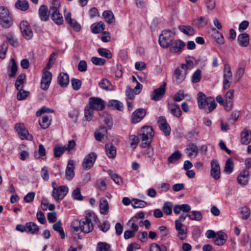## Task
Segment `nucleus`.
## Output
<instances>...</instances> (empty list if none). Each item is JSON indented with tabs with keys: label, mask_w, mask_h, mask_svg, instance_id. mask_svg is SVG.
Wrapping results in <instances>:
<instances>
[{
	"label": "nucleus",
	"mask_w": 251,
	"mask_h": 251,
	"mask_svg": "<svg viewBox=\"0 0 251 251\" xmlns=\"http://www.w3.org/2000/svg\"><path fill=\"white\" fill-rule=\"evenodd\" d=\"M97 158V154L95 152H90L88 154L84 159L82 164L83 168L86 170L90 169L93 165Z\"/></svg>",
	"instance_id": "nucleus-12"
},
{
	"label": "nucleus",
	"mask_w": 251,
	"mask_h": 251,
	"mask_svg": "<svg viewBox=\"0 0 251 251\" xmlns=\"http://www.w3.org/2000/svg\"><path fill=\"white\" fill-rule=\"evenodd\" d=\"M98 219L94 213H89L82 220H74L71 223V230L73 233L79 231L88 233L94 229L93 222H97Z\"/></svg>",
	"instance_id": "nucleus-1"
},
{
	"label": "nucleus",
	"mask_w": 251,
	"mask_h": 251,
	"mask_svg": "<svg viewBox=\"0 0 251 251\" xmlns=\"http://www.w3.org/2000/svg\"><path fill=\"white\" fill-rule=\"evenodd\" d=\"M158 124L160 129L166 136H168L170 134L171 128L164 117H160L158 118Z\"/></svg>",
	"instance_id": "nucleus-17"
},
{
	"label": "nucleus",
	"mask_w": 251,
	"mask_h": 251,
	"mask_svg": "<svg viewBox=\"0 0 251 251\" xmlns=\"http://www.w3.org/2000/svg\"><path fill=\"white\" fill-rule=\"evenodd\" d=\"M97 251H112L110 245L105 242H100L97 245Z\"/></svg>",
	"instance_id": "nucleus-46"
},
{
	"label": "nucleus",
	"mask_w": 251,
	"mask_h": 251,
	"mask_svg": "<svg viewBox=\"0 0 251 251\" xmlns=\"http://www.w3.org/2000/svg\"><path fill=\"white\" fill-rule=\"evenodd\" d=\"M73 198L77 200H82V196L80 193V190L79 188H77L73 191Z\"/></svg>",
	"instance_id": "nucleus-62"
},
{
	"label": "nucleus",
	"mask_w": 251,
	"mask_h": 251,
	"mask_svg": "<svg viewBox=\"0 0 251 251\" xmlns=\"http://www.w3.org/2000/svg\"><path fill=\"white\" fill-rule=\"evenodd\" d=\"M181 155L182 154L180 151H176L168 158V163L170 164L174 163L179 160L181 158Z\"/></svg>",
	"instance_id": "nucleus-42"
},
{
	"label": "nucleus",
	"mask_w": 251,
	"mask_h": 251,
	"mask_svg": "<svg viewBox=\"0 0 251 251\" xmlns=\"http://www.w3.org/2000/svg\"><path fill=\"white\" fill-rule=\"evenodd\" d=\"M49 12L48 7L45 5H42L39 9V15L42 21H46L49 17Z\"/></svg>",
	"instance_id": "nucleus-26"
},
{
	"label": "nucleus",
	"mask_w": 251,
	"mask_h": 251,
	"mask_svg": "<svg viewBox=\"0 0 251 251\" xmlns=\"http://www.w3.org/2000/svg\"><path fill=\"white\" fill-rule=\"evenodd\" d=\"M186 150L187 155L189 157H196L199 151L198 147L193 143H190L187 145Z\"/></svg>",
	"instance_id": "nucleus-21"
},
{
	"label": "nucleus",
	"mask_w": 251,
	"mask_h": 251,
	"mask_svg": "<svg viewBox=\"0 0 251 251\" xmlns=\"http://www.w3.org/2000/svg\"><path fill=\"white\" fill-rule=\"evenodd\" d=\"M27 231L31 233L35 234L39 231L38 226L33 222H28L26 223Z\"/></svg>",
	"instance_id": "nucleus-37"
},
{
	"label": "nucleus",
	"mask_w": 251,
	"mask_h": 251,
	"mask_svg": "<svg viewBox=\"0 0 251 251\" xmlns=\"http://www.w3.org/2000/svg\"><path fill=\"white\" fill-rule=\"evenodd\" d=\"M57 82L60 86L66 87L69 83V75L65 73H60L57 78Z\"/></svg>",
	"instance_id": "nucleus-20"
},
{
	"label": "nucleus",
	"mask_w": 251,
	"mask_h": 251,
	"mask_svg": "<svg viewBox=\"0 0 251 251\" xmlns=\"http://www.w3.org/2000/svg\"><path fill=\"white\" fill-rule=\"evenodd\" d=\"M102 15L108 23L111 24L114 22V17L111 11H104Z\"/></svg>",
	"instance_id": "nucleus-47"
},
{
	"label": "nucleus",
	"mask_w": 251,
	"mask_h": 251,
	"mask_svg": "<svg viewBox=\"0 0 251 251\" xmlns=\"http://www.w3.org/2000/svg\"><path fill=\"white\" fill-rule=\"evenodd\" d=\"M198 103L199 108L202 109L207 105L206 112H211L216 107V103L213 98L209 97L205 98V95L202 92H199L198 94Z\"/></svg>",
	"instance_id": "nucleus-2"
},
{
	"label": "nucleus",
	"mask_w": 251,
	"mask_h": 251,
	"mask_svg": "<svg viewBox=\"0 0 251 251\" xmlns=\"http://www.w3.org/2000/svg\"><path fill=\"white\" fill-rule=\"evenodd\" d=\"M171 111L172 114L176 117H179L181 115V111L177 105H173L171 108Z\"/></svg>",
	"instance_id": "nucleus-59"
},
{
	"label": "nucleus",
	"mask_w": 251,
	"mask_h": 251,
	"mask_svg": "<svg viewBox=\"0 0 251 251\" xmlns=\"http://www.w3.org/2000/svg\"><path fill=\"white\" fill-rule=\"evenodd\" d=\"M226 240L227 236L223 232H219L214 239V243L216 245L221 246L226 243Z\"/></svg>",
	"instance_id": "nucleus-23"
},
{
	"label": "nucleus",
	"mask_w": 251,
	"mask_h": 251,
	"mask_svg": "<svg viewBox=\"0 0 251 251\" xmlns=\"http://www.w3.org/2000/svg\"><path fill=\"white\" fill-rule=\"evenodd\" d=\"M224 72L223 88L225 90H226L230 87L232 80V74L230 66L228 64H225Z\"/></svg>",
	"instance_id": "nucleus-6"
},
{
	"label": "nucleus",
	"mask_w": 251,
	"mask_h": 251,
	"mask_svg": "<svg viewBox=\"0 0 251 251\" xmlns=\"http://www.w3.org/2000/svg\"><path fill=\"white\" fill-rule=\"evenodd\" d=\"M109 104L112 107L118 110L119 111H123L124 109V106L123 103L115 100H110L109 102Z\"/></svg>",
	"instance_id": "nucleus-45"
},
{
	"label": "nucleus",
	"mask_w": 251,
	"mask_h": 251,
	"mask_svg": "<svg viewBox=\"0 0 251 251\" xmlns=\"http://www.w3.org/2000/svg\"><path fill=\"white\" fill-rule=\"evenodd\" d=\"M15 7L22 11L26 10L28 7V3L26 0H17L15 3Z\"/></svg>",
	"instance_id": "nucleus-40"
},
{
	"label": "nucleus",
	"mask_w": 251,
	"mask_h": 251,
	"mask_svg": "<svg viewBox=\"0 0 251 251\" xmlns=\"http://www.w3.org/2000/svg\"><path fill=\"white\" fill-rule=\"evenodd\" d=\"M91 61L96 65H102L105 63V60L101 58L93 57L91 58Z\"/></svg>",
	"instance_id": "nucleus-60"
},
{
	"label": "nucleus",
	"mask_w": 251,
	"mask_h": 251,
	"mask_svg": "<svg viewBox=\"0 0 251 251\" xmlns=\"http://www.w3.org/2000/svg\"><path fill=\"white\" fill-rule=\"evenodd\" d=\"M51 79V73L49 71H45L42 75L41 88L43 90H47L50 84Z\"/></svg>",
	"instance_id": "nucleus-14"
},
{
	"label": "nucleus",
	"mask_w": 251,
	"mask_h": 251,
	"mask_svg": "<svg viewBox=\"0 0 251 251\" xmlns=\"http://www.w3.org/2000/svg\"><path fill=\"white\" fill-rule=\"evenodd\" d=\"M98 52L100 55L106 57L107 58H111L112 56L111 52L105 49H99Z\"/></svg>",
	"instance_id": "nucleus-52"
},
{
	"label": "nucleus",
	"mask_w": 251,
	"mask_h": 251,
	"mask_svg": "<svg viewBox=\"0 0 251 251\" xmlns=\"http://www.w3.org/2000/svg\"><path fill=\"white\" fill-rule=\"evenodd\" d=\"M173 40L172 32L170 30H164L159 37V44L164 48L169 47Z\"/></svg>",
	"instance_id": "nucleus-5"
},
{
	"label": "nucleus",
	"mask_w": 251,
	"mask_h": 251,
	"mask_svg": "<svg viewBox=\"0 0 251 251\" xmlns=\"http://www.w3.org/2000/svg\"><path fill=\"white\" fill-rule=\"evenodd\" d=\"M251 141V135H250L248 131L245 129L241 133V142L243 144L248 145Z\"/></svg>",
	"instance_id": "nucleus-32"
},
{
	"label": "nucleus",
	"mask_w": 251,
	"mask_h": 251,
	"mask_svg": "<svg viewBox=\"0 0 251 251\" xmlns=\"http://www.w3.org/2000/svg\"><path fill=\"white\" fill-rule=\"evenodd\" d=\"M110 85L109 81L106 79H102L99 82V86L104 90H108Z\"/></svg>",
	"instance_id": "nucleus-61"
},
{
	"label": "nucleus",
	"mask_w": 251,
	"mask_h": 251,
	"mask_svg": "<svg viewBox=\"0 0 251 251\" xmlns=\"http://www.w3.org/2000/svg\"><path fill=\"white\" fill-rule=\"evenodd\" d=\"M146 111L144 108H138L135 110L131 115V122L136 124L140 122L145 116Z\"/></svg>",
	"instance_id": "nucleus-15"
},
{
	"label": "nucleus",
	"mask_w": 251,
	"mask_h": 251,
	"mask_svg": "<svg viewBox=\"0 0 251 251\" xmlns=\"http://www.w3.org/2000/svg\"><path fill=\"white\" fill-rule=\"evenodd\" d=\"M7 40L9 43L13 47H17L18 45V40L13 34L9 33L6 35Z\"/></svg>",
	"instance_id": "nucleus-51"
},
{
	"label": "nucleus",
	"mask_w": 251,
	"mask_h": 251,
	"mask_svg": "<svg viewBox=\"0 0 251 251\" xmlns=\"http://www.w3.org/2000/svg\"><path fill=\"white\" fill-rule=\"evenodd\" d=\"M8 71L10 72L9 76L13 77L16 75L17 72V66L14 58L11 59V64L8 67Z\"/></svg>",
	"instance_id": "nucleus-35"
},
{
	"label": "nucleus",
	"mask_w": 251,
	"mask_h": 251,
	"mask_svg": "<svg viewBox=\"0 0 251 251\" xmlns=\"http://www.w3.org/2000/svg\"><path fill=\"white\" fill-rule=\"evenodd\" d=\"M166 84L164 83L159 88L155 89L151 95V100L155 101L161 100L166 91Z\"/></svg>",
	"instance_id": "nucleus-16"
},
{
	"label": "nucleus",
	"mask_w": 251,
	"mask_h": 251,
	"mask_svg": "<svg viewBox=\"0 0 251 251\" xmlns=\"http://www.w3.org/2000/svg\"><path fill=\"white\" fill-rule=\"evenodd\" d=\"M107 134L105 127H101L95 132V137L97 141H100Z\"/></svg>",
	"instance_id": "nucleus-33"
},
{
	"label": "nucleus",
	"mask_w": 251,
	"mask_h": 251,
	"mask_svg": "<svg viewBox=\"0 0 251 251\" xmlns=\"http://www.w3.org/2000/svg\"><path fill=\"white\" fill-rule=\"evenodd\" d=\"M201 78V71L198 69L193 74L192 81L193 83H196L199 82Z\"/></svg>",
	"instance_id": "nucleus-50"
},
{
	"label": "nucleus",
	"mask_w": 251,
	"mask_h": 251,
	"mask_svg": "<svg viewBox=\"0 0 251 251\" xmlns=\"http://www.w3.org/2000/svg\"><path fill=\"white\" fill-rule=\"evenodd\" d=\"M75 162L73 160H70L68 163L66 169L65 177L67 180H71L75 176Z\"/></svg>",
	"instance_id": "nucleus-19"
},
{
	"label": "nucleus",
	"mask_w": 251,
	"mask_h": 251,
	"mask_svg": "<svg viewBox=\"0 0 251 251\" xmlns=\"http://www.w3.org/2000/svg\"><path fill=\"white\" fill-rule=\"evenodd\" d=\"M51 116L44 115L39 119V122L41 126L43 129L49 127L51 123Z\"/></svg>",
	"instance_id": "nucleus-29"
},
{
	"label": "nucleus",
	"mask_w": 251,
	"mask_h": 251,
	"mask_svg": "<svg viewBox=\"0 0 251 251\" xmlns=\"http://www.w3.org/2000/svg\"><path fill=\"white\" fill-rule=\"evenodd\" d=\"M178 29L181 32L187 36H191L195 34V31L194 28L190 25H179Z\"/></svg>",
	"instance_id": "nucleus-30"
},
{
	"label": "nucleus",
	"mask_w": 251,
	"mask_h": 251,
	"mask_svg": "<svg viewBox=\"0 0 251 251\" xmlns=\"http://www.w3.org/2000/svg\"><path fill=\"white\" fill-rule=\"evenodd\" d=\"M185 46V43L181 40L178 39L172 44L170 50L173 53H180Z\"/></svg>",
	"instance_id": "nucleus-18"
},
{
	"label": "nucleus",
	"mask_w": 251,
	"mask_h": 251,
	"mask_svg": "<svg viewBox=\"0 0 251 251\" xmlns=\"http://www.w3.org/2000/svg\"><path fill=\"white\" fill-rule=\"evenodd\" d=\"M105 151L107 155L110 158H114L116 155V148L110 143L105 144Z\"/></svg>",
	"instance_id": "nucleus-22"
},
{
	"label": "nucleus",
	"mask_w": 251,
	"mask_h": 251,
	"mask_svg": "<svg viewBox=\"0 0 251 251\" xmlns=\"http://www.w3.org/2000/svg\"><path fill=\"white\" fill-rule=\"evenodd\" d=\"M91 28L92 32L97 34L100 33L104 29V25L101 22L94 23L91 25Z\"/></svg>",
	"instance_id": "nucleus-38"
},
{
	"label": "nucleus",
	"mask_w": 251,
	"mask_h": 251,
	"mask_svg": "<svg viewBox=\"0 0 251 251\" xmlns=\"http://www.w3.org/2000/svg\"><path fill=\"white\" fill-rule=\"evenodd\" d=\"M13 24L12 17L8 8L3 6H0V24L4 28L10 27Z\"/></svg>",
	"instance_id": "nucleus-4"
},
{
	"label": "nucleus",
	"mask_w": 251,
	"mask_h": 251,
	"mask_svg": "<svg viewBox=\"0 0 251 251\" xmlns=\"http://www.w3.org/2000/svg\"><path fill=\"white\" fill-rule=\"evenodd\" d=\"M68 24L75 31H79L81 29V26L76 21L72 19L71 21L69 22Z\"/></svg>",
	"instance_id": "nucleus-56"
},
{
	"label": "nucleus",
	"mask_w": 251,
	"mask_h": 251,
	"mask_svg": "<svg viewBox=\"0 0 251 251\" xmlns=\"http://www.w3.org/2000/svg\"><path fill=\"white\" fill-rule=\"evenodd\" d=\"M249 172L248 171H242L237 177V181L239 183L245 185L249 181Z\"/></svg>",
	"instance_id": "nucleus-28"
},
{
	"label": "nucleus",
	"mask_w": 251,
	"mask_h": 251,
	"mask_svg": "<svg viewBox=\"0 0 251 251\" xmlns=\"http://www.w3.org/2000/svg\"><path fill=\"white\" fill-rule=\"evenodd\" d=\"M71 84L75 90H78L81 85V81L78 79L73 78L71 80Z\"/></svg>",
	"instance_id": "nucleus-57"
},
{
	"label": "nucleus",
	"mask_w": 251,
	"mask_h": 251,
	"mask_svg": "<svg viewBox=\"0 0 251 251\" xmlns=\"http://www.w3.org/2000/svg\"><path fill=\"white\" fill-rule=\"evenodd\" d=\"M107 173L110 176L111 179L116 184H120V182L122 181V179L121 177L118 174L114 173L112 170H108Z\"/></svg>",
	"instance_id": "nucleus-48"
},
{
	"label": "nucleus",
	"mask_w": 251,
	"mask_h": 251,
	"mask_svg": "<svg viewBox=\"0 0 251 251\" xmlns=\"http://www.w3.org/2000/svg\"><path fill=\"white\" fill-rule=\"evenodd\" d=\"M19 91L17 94V98L19 100H25L28 95L29 92L26 91H24L23 89H21Z\"/></svg>",
	"instance_id": "nucleus-54"
},
{
	"label": "nucleus",
	"mask_w": 251,
	"mask_h": 251,
	"mask_svg": "<svg viewBox=\"0 0 251 251\" xmlns=\"http://www.w3.org/2000/svg\"><path fill=\"white\" fill-rule=\"evenodd\" d=\"M163 212L167 215H170L172 213V204L170 202H166L164 203L162 208Z\"/></svg>",
	"instance_id": "nucleus-49"
},
{
	"label": "nucleus",
	"mask_w": 251,
	"mask_h": 251,
	"mask_svg": "<svg viewBox=\"0 0 251 251\" xmlns=\"http://www.w3.org/2000/svg\"><path fill=\"white\" fill-rule=\"evenodd\" d=\"M25 78V75L24 74H22L18 76L15 84V87L17 90L23 89Z\"/></svg>",
	"instance_id": "nucleus-41"
},
{
	"label": "nucleus",
	"mask_w": 251,
	"mask_h": 251,
	"mask_svg": "<svg viewBox=\"0 0 251 251\" xmlns=\"http://www.w3.org/2000/svg\"><path fill=\"white\" fill-rule=\"evenodd\" d=\"M38 221L42 224H44L46 222V218L43 212L39 211L36 214Z\"/></svg>",
	"instance_id": "nucleus-64"
},
{
	"label": "nucleus",
	"mask_w": 251,
	"mask_h": 251,
	"mask_svg": "<svg viewBox=\"0 0 251 251\" xmlns=\"http://www.w3.org/2000/svg\"><path fill=\"white\" fill-rule=\"evenodd\" d=\"M51 15V18L53 22L58 25H60L63 23V18L60 13L59 11H53L50 12Z\"/></svg>",
	"instance_id": "nucleus-24"
},
{
	"label": "nucleus",
	"mask_w": 251,
	"mask_h": 251,
	"mask_svg": "<svg viewBox=\"0 0 251 251\" xmlns=\"http://www.w3.org/2000/svg\"><path fill=\"white\" fill-rule=\"evenodd\" d=\"M8 44L6 42H3L1 46V49L0 50V58L4 59L5 58L6 52L8 49Z\"/></svg>",
	"instance_id": "nucleus-53"
},
{
	"label": "nucleus",
	"mask_w": 251,
	"mask_h": 251,
	"mask_svg": "<svg viewBox=\"0 0 251 251\" xmlns=\"http://www.w3.org/2000/svg\"><path fill=\"white\" fill-rule=\"evenodd\" d=\"M35 196L34 192H29L25 196L24 201L26 202H31L33 201Z\"/></svg>",
	"instance_id": "nucleus-63"
},
{
	"label": "nucleus",
	"mask_w": 251,
	"mask_h": 251,
	"mask_svg": "<svg viewBox=\"0 0 251 251\" xmlns=\"http://www.w3.org/2000/svg\"><path fill=\"white\" fill-rule=\"evenodd\" d=\"M100 213L103 215H106L108 212L109 204L108 201L103 197L100 199Z\"/></svg>",
	"instance_id": "nucleus-27"
},
{
	"label": "nucleus",
	"mask_w": 251,
	"mask_h": 251,
	"mask_svg": "<svg viewBox=\"0 0 251 251\" xmlns=\"http://www.w3.org/2000/svg\"><path fill=\"white\" fill-rule=\"evenodd\" d=\"M66 150L65 147H55L54 149V155L55 157H60Z\"/></svg>",
	"instance_id": "nucleus-58"
},
{
	"label": "nucleus",
	"mask_w": 251,
	"mask_h": 251,
	"mask_svg": "<svg viewBox=\"0 0 251 251\" xmlns=\"http://www.w3.org/2000/svg\"><path fill=\"white\" fill-rule=\"evenodd\" d=\"M187 73L185 70H180L179 68H176L175 72V76L177 83L182 82L185 79Z\"/></svg>",
	"instance_id": "nucleus-25"
},
{
	"label": "nucleus",
	"mask_w": 251,
	"mask_h": 251,
	"mask_svg": "<svg viewBox=\"0 0 251 251\" xmlns=\"http://www.w3.org/2000/svg\"><path fill=\"white\" fill-rule=\"evenodd\" d=\"M92 109L96 110H102L105 107V102L100 98L91 97L87 104Z\"/></svg>",
	"instance_id": "nucleus-7"
},
{
	"label": "nucleus",
	"mask_w": 251,
	"mask_h": 251,
	"mask_svg": "<svg viewBox=\"0 0 251 251\" xmlns=\"http://www.w3.org/2000/svg\"><path fill=\"white\" fill-rule=\"evenodd\" d=\"M154 136L152 128L150 126L143 127L140 130L139 136L142 140L141 146L143 148H147L151 142V138Z\"/></svg>",
	"instance_id": "nucleus-3"
},
{
	"label": "nucleus",
	"mask_w": 251,
	"mask_h": 251,
	"mask_svg": "<svg viewBox=\"0 0 251 251\" xmlns=\"http://www.w3.org/2000/svg\"><path fill=\"white\" fill-rule=\"evenodd\" d=\"M147 202L137 199H133L132 200V205L134 208H143L147 205Z\"/></svg>",
	"instance_id": "nucleus-44"
},
{
	"label": "nucleus",
	"mask_w": 251,
	"mask_h": 251,
	"mask_svg": "<svg viewBox=\"0 0 251 251\" xmlns=\"http://www.w3.org/2000/svg\"><path fill=\"white\" fill-rule=\"evenodd\" d=\"M20 28L23 36L27 40L30 39L33 36V33L27 22L22 21L20 24Z\"/></svg>",
	"instance_id": "nucleus-10"
},
{
	"label": "nucleus",
	"mask_w": 251,
	"mask_h": 251,
	"mask_svg": "<svg viewBox=\"0 0 251 251\" xmlns=\"http://www.w3.org/2000/svg\"><path fill=\"white\" fill-rule=\"evenodd\" d=\"M211 170L210 175L215 180L220 178L221 171L220 167L217 160L213 159L210 163Z\"/></svg>",
	"instance_id": "nucleus-11"
},
{
	"label": "nucleus",
	"mask_w": 251,
	"mask_h": 251,
	"mask_svg": "<svg viewBox=\"0 0 251 251\" xmlns=\"http://www.w3.org/2000/svg\"><path fill=\"white\" fill-rule=\"evenodd\" d=\"M188 217L191 220L200 221L202 219V215L201 212L194 210L188 213Z\"/></svg>",
	"instance_id": "nucleus-34"
},
{
	"label": "nucleus",
	"mask_w": 251,
	"mask_h": 251,
	"mask_svg": "<svg viewBox=\"0 0 251 251\" xmlns=\"http://www.w3.org/2000/svg\"><path fill=\"white\" fill-rule=\"evenodd\" d=\"M239 44L242 47H246L249 44V36L247 33H242L238 36Z\"/></svg>",
	"instance_id": "nucleus-31"
},
{
	"label": "nucleus",
	"mask_w": 251,
	"mask_h": 251,
	"mask_svg": "<svg viewBox=\"0 0 251 251\" xmlns=\"http://www.w3.org/2000/svg\"><path fill=\"white\" fill-rule=\"evenodd\" d=\"M94 110L92 109L89 105L87 104L86 105L84 109V117L87 121H90L92 120L94 115Z\"/></svg>",
	"instance_id": "nucleus-36"
},
{
	"label": "nucleus",
	"mask_w": 251,
	"mask_h": 251,
	"mask_svg": "<svg viewBox=\"0 0 251 251\" xmlns=\"http://www.w3.org/2000/svg\"><path fill=\"white\" fill-rule=\"evenodd\" d=\"M61 222L59 221L53 224L52 227L55 231L59 233L61 238L62 239H64L65 238L66 235L63 228L61 227Z\"/></svg>",
	"instance_id": "nucleus-39"
},
{
	"label": "nucleus",
	"mask_w": 251,
	"mask_h": 251,
	"mask_svg": "<svg viewBox=\"0 0 251 251\" xmlns=\"http://www.w3.org/2000/svg\"><path fill=\"white\" fill-rule=\"evenodd\" d=\"M234 163L231 158H228L226 162L224 171L227 174H230L233 171Z\"/></svg>",
	"instance_id": "nucleus-43"
},
{
	"label": "nucleus",
	"mask_w": 251,
	"mask_h": 251,
	"mask_svg": "<svg viewBox=\"0 0 251 251\" xmlns=\"http://www.w3.org/2000/svg\"><path fill=\"white\" fill-rule=\"evenodd\" d=\"M68 192V187L65 185L59 186L56 190H53L52 196L56 201L62 200Z\"/></svg>",
	"instance_id": "nucleus-9"
},
{
	"label": "nucleus",
	"mask_w": 251,
	"mask_h": 251,
	"mask_svg": "<svg viewBox=\"0 0 251 251\" xmlns=\"http://www.w3.org/2000/svg\"><path fill=\"white\" fill-rule=\"evenodd\" d=\"M175 228L177 232V236L180 240H183L185 239L187 232V227L183 225L181 222H179V220H176Z\"/></svg>",
	"instance_id": "nucleus-13"
},
{
	"label": "nucleus",
	"mask_w": 251,
	"mask_h": 251,
	"mask_svg": "<svg viewBox=\"0 0 251 251\" xmlns=\"http://www.w3.org/2000/svg\"><path fill=\"white\" fill-rule=\"evenodd\" d=\"M250 210L248 207L245 206L241 208V214L242 215V219H248L250 216Z\"/></svg>",
	"instance_id": "nucleus-55"
},
{
	"label": "nucleus",
	"mask_w": 251,
	"mask_h": 251,
	"mask_svg": "<svg viewBox=\"0 0 251 251\" xmlns=\"http://www.w3.org/2000/svg\"><path fill=\"white\" fill-rule=\"evenodd\" d=\"M15 128L21 139H26L29 141L33 140L32 135L30 134L28 130L25 128L23 124H16L15 126Z\"/></svg>",
	"instance_id": "nucleus-8"
}]
</instances>
